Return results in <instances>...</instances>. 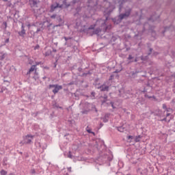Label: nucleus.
<instances>
[{"instance_id":"2f4dec72","label":"nucleus","mask_w":175,"mask_h":175,"mask_svg":"<svg viewBox=\"0 0 175 175\" xmlns=\"http://www.w3.org/2000/svg\"><path fill=\"white\" fill-rule=\"evenodd\" d=\"M92 96H95V92H92Z\"/></svg>"},{"instance_id":"7ed1b4c3","label":"nucleus","mask_w":175,"mask_h":175,"mask_svg":"<svg viewBox=\"0 0 175 175\" xmlns=\"http://www.w3.org/2000/svg\"><path fill=\"white\" fill-rule=\"evenodd\" d=\"M129 14H131V9H129L128 11H126L124 14L119 15V20L118 22H116V19H113L114 24H118V23H120L121 20H124V18L129 17Z\"/></svg>"},{"instance_id":"f03ea898","label":"nucleus","mask_w":175,"mask_h":175,"mask_svg":"<svg viewBox=\"0 0 175 175\" xmlns=\"http://www.w3.org/2000/svg\"><path fill=\"white\" fill-rule=\"evenodd\" d=\"M88 10L87 12H88V13H90V14H88V16H83V17H91V16H92V14H94V13H95V9L96 8V5H95V3H94V0H88Z\"/></svg>"},{"instance_id":"9d476101","label":"nucleus","mask_w":175,"mask_h":175,"mask_svg":"<svg viewBox=\"0 0 175 175\" xmlns=\"http://www.w3.org/2000/svg\"><path fill=\"white\" fill-rule=\"evenodd\" d=\"M6 58V53L1 52L0 53V60L2 61V59H5Z\"/></svg>"},{"instance_id":"de8ad7c7","label":"nucleus","mask_w":175,"mask_h":175,"mask_svg":"<svg viewBox=\"0 0 175 175\" xmlns=\"http://www.w3.org/2000/svg\"><path fill=\"white\" fill-rule=\"evenodd\" d=\"M79 70L80 71V70H81V69L79 68Z\"/></svg>"},{"instance_id":"dca6fc26","label":"nucleus","mask_w":175,"mask_h":175,"mask_svg":"<svg viewBox=\"0 0 175 175\" xmlns=\"http://www.w3.org/2000/svg\"><path fill=\"white\" fill-rule=\"evenodd\" d=\"M142 138V136L138 135L135 137V142H140V139Z\"/></svg>"},{"instance_id":"58836bf2","label":"nucleus","mask_w":175,"mask_h":175,"mask_svg":"<svg viewBox=\"0 0 175 175\" xmlns=\"http://www.w3.org/2000/svg\"><path fill=\"white\" fill-rule=\"evenodd\" d=\"M79 10H80V8H77V12H79Z\"/></svg>"},{"instance_id":"49530a36","label":"nucleus","mask_w":175,"mask_h":175,"mask_svg":"<svg viewBox=\"0 0 175 175\" xmlns=\"http://www.w3.org/2000/svg\"><path fill=\"white\" fill-rule=\"evenodd\" d=\"M120 10H121V5H120Z\"/></svg>"},{"instance_id":"0eeeda50","label":"nucleus","mask_w":175,"mask_h":175,"mask_svg":"<svg viewBox=\"0 0 175 175\" xmlns=\"http://www.w3.org/2000/svg\"><path fill=\"white\" fill-rule=\"evenodd\" d=\"M100 90L101 91H109V87L105 84H103L100 87Z\"/></svg>"},{"instance_id":"f257e3e1","label":"nucleus","mask_w":175,"mask_h":175,"mask_svg":"<svg viewBox=\"0 0 175 175\" xmlns=\"http://www.w3.org/2000/svg\"><path fill=\"white\" fill-rule=\"evenodd\" d=\"M106 4L109 6V8H107L104 11V16L105 17V20L99 19L96 21L95 25H91L88 28V29H94L96 26L100 27L101 29H96L94 31V33H95L96 35H99V32L102 31V28H105V27H106V21H107V20L109 19V16L110 15V13H111L113 12V10L115 8V7L110 5V3L109 2H106Z\"/></svg>"},{"instance_id":"5701e85b","label":"nucleus","mask_w":175,"mask_h":175,"mask_svg":"<svg viewBox=\"0 0 175 175\" xmlns=\"http://www.w3.org/2000/svg\"><path fill=\"white\" fill-rule=\"evenodd\" d=\"M39 44H37L35 47H34V50H38V49H39Z\"/></svg>"},{"instance_id":"2eb2a0df","label":"nucleus","mask_w":175,"mask_h":175,"mask_svg":"<svg viewBox=\"0 0 175 175\" xmlns=\"http://www.w3.org/2000/svg\"><path fill=\"white\" fill-rule=\"evenodd\" d=\"M0 173H1V175H7L8 174V172L5 171L4 170H2Z\"/></svg>"},{"instance_id":"39448f33","label":"nucleus","mask_w":175,"mask_h":175,"mask_svg":"<svg viewBox=\"0 0 175 175\" xmlns=\"http://www.w3.org/2000/svg\"><path fill=\"white\" fill-rule=\"evenodd\" d=\"M66 6V8H68V6H70V4H66V1H64L63 2V5H59V4L58 3H55V4H52L51 6V12H54V10H55V9L58 8H62V6Z\"/></svg>"},{"instance_id":"a18cd8bd","label":"nucleus","mask_w":175,"mask_h":175,"mask_svg":"<svg viewBox=\"0 0 175 175\" xmlns=\"http://www.w3.org/2000/svg\"><path fill=\"white\" fill-rule=\"evenodd\" d=\"M163 121H166V118H164V119H163Z\"/></svg>"},{"instance_id":"72a5a7b5","label":"nucleus","mask_w":175,"mask_h":175,"mask_svg":"<svg viewBox=\"0 0 175 175\" xmlns=\"http://www.w3.org/2000/svg\"><path fill=\"white\" fill-rule=\"evenodd\" d=\"M88 133H92L91 132V130H88Z\"/></svg>"},{"instance_id":"cd10ccee","label":"nucleus","mask_w":175,"mask_h":175,"mask_svg":"<svg viewBox=\"0 0 175 175\" xmlns=\"http://www.w3.org/2000/svg\"><path fill=\"white\" fill-rule=\"evenodd\" d=\"M113 159V156H111V157H108V161H111Z\"/></svg>"},{"instance_id":"bb28decb","label":"nucleus","mask_w":175,"mask_h":175,"mask_svg":"<svg viewBox=\"0 0 175 175\" xmlns=\"http://www.w3.org/2000/svg\"><path fill=\"white\" fill-rule=\"evenodd\" d=\"M111 107H113V109H114V103L113 102H111Z\"/></svg>"},{"instance_id":"79ce46f5","label":"nucleus","mask_w":175,"mask_h":175,"mask_svg":"<svg viewBox=\"0 0 175 175\" xmlns=\"http://www.w3.org/2000/svg\"><path fill=\"white\" fill-rule=\"evenodd\" d=\"M27 27L29 28V27H31V25H28Z\"/></svg>"},{"instance_id":"c756f323","label":"nucleus","mask_w":175,"mask_h":175,"mask_svg":"<svg viewBox=\"0 0 175 175\" xmlns=\"http://www.w3.org/2000/svg\"><path fill=\"white\" fill-rule=\"evenodd\" d=\"M5 43H9V38H7L5 41Z\"/></svg>"},{"instance_id":"b1692460","label":"nucleus","mask_w":175,"mask_h":175,"mask_svg":"<svg viewBox=\"0 0 175 175\" xmlns=\"http://www.w3.org/2000/svg\"><path fill=\"white\" fill-rule=\"evenodd\" d=\"M106 100H107V96L105 97V100L102 102V105H103V103H105V102H106Z\"/></svg>"},{"instance_id":"393cba45","label":"nucleus","mask_w":175,"mask_h":175,"mask_svg":"<svg viewBox=\"0 0 175 175\" xmlns=\"http://www.w3.org/2000/svg\"><path fill=\"white\" fill-rule=\"evenodd\" d=\"M72 5H76L77 3V1L76 0L73 1L72 2Z\"/></svg>"},{"instance_id":"a211bd4d","label":"nucleus","mask_w":175,"mask_h":175,"mask_svg":"<svg viewBox=\"0 0 175 175\" xmlns=\"http://www.w3.org/2000/svg\"><path fill=\"white\" fill-rule=\"evenodd\" d=\"M57 21H59V23H61L62 21V18H61V16H57Z\"/></svg>"},{"instance_id":"a19ab883","label":"nucleus","mask_w":175,"mask_h":175,"mask_svg":"<svg viewBox=\"0 0 175 175\" xmlns=\"http://www.w3.org/2000/svg\"><path fill=\"white\" fill-rule=\"evenodd\" d=\"M112 78H113V75H111V78L109 79V80H111Z\"/></svg>"},{"instance_id":"c85d7f7f","label":"nucleus","mask_w":175,"mask_h":175,"mask_svg":"<svg viewBox=\"0 0 175 175\" xmlns=\"http://www.w3.org/2000/svg\"><path fill=\"white\" fill-rule=\"evenodd\" d=\"M25 27H24V24H22L21 29H25Z\"/></svg>"},{"instance_id":"7c9ffc66","label":"nucleus","mask_w":175,"mask_h":175,"mask_svg":"<svg viewBox=\"0 0 175 175\" xmlns=\"http://www.w3.org/2000/svg\"><path fill=\"white\" fill-rule=\"evenodd\" d=\"M142 60L147 59V56H146L145 58H144V57L142 56Z\"/></svg>"},{"instance_id":"6ab92c4d","label":"nucleus","mask_w":175,"mask_h":175,"mask_svg":"<svg viewBox=\"0 0 175 175\" xmlns=\"http://www.w3.org/2000/svg\"><path fill=\"white\" fill-rule=\"evenodd\" d=\"M68 158H70L71 159H72V158H73V156L72 155V152H69Z\"/></svg>"},{"instance_id":"603ef678","label":"nucleus","mask_w":175,"mask_h":175,"mask_svg":"<svg viewBox=\"0 0 175 175\" xmlns=\"http://www.w3.org/2000/svg\"><path fill=\"white\" fill-rule=\"evenodd\" d=\"M127 175H131V174H127Z\"/></svg>"},{"instance_id":"4c0bfd02","label":"nucleus","mask_w":175,"mask_h":175,"mask_svg":"<svg viewBox=\"0 0 175 175\" xmlns=\"http://www.w3.org/2000/svg\"><path fill=\"white\" fill-rule=\"evenodd\" d=\"M170 116V113H167L166 117H169Z\"/></svg>"},{"instance_id":"aec40b11","label":"nucleus","mask_w":175,"mask_h":175,"mask_svg":"<svg viewBox=\"0 0 175 175\" xmlns=\"http://www.w3.org/2000/svg\"><path fill=\"white\" fill-rule=\"evenodd\" d=\"M128 59H129V61H131V59H133V57H132V55H129Z\"/></svg>"},{"instance_id":"c03bdc74","label":"nucleus","mask_w":175,"mask_h":175,"mask_svg":"<svg viewBox=\"0 0 175 175\" xmlns=\"http://www.w3.org/2000/svg\"><path fill=\"white\" fill-rule=\"evenodd\" d=\"M57 27H61V25H57Z\"/></svg>"},{"instance_id":"1a4fd4ad","label":"nucleus","mask_w":175,"mask_h":175,"mask_svg":"<svg viewBox=\"0 0 175 175\" xmlns=\"http://www.w3.org/2000/svg\"><path fill=\"white\" fill-rule=\"evenodd\" d=\"M29 3L31 7L36 6V5H38V1H36V0H29Z\"/></svg>"},{"instance_id":"423d86ee","label":"nucleus","mask_w":175,"mask_h":175,"mask_svg":"<svg viewBox=\"0 0 175 175\" xmlns=\"http://www.w3.org/2000/svg\"><path fill=\"white\" fill-rule=\"evenodd\" d=\"M49 88H54L52 90V92L53 94H57L59 91V90H62V85H49Z\"/></svg>"},{"instance_id":"09e8293b","label":"nucleus","mask_w":175,"mask_h":175,"mask_svg":"<svg viewBox=\"0 0 175 175\" xmlns=\"http://www.w3.org/2000/svg\"><path fill=\"white\" fill-rule=\"evenodd\" d=\"M100 125H101V126H103V124H101Z\"/></svg>"},{"instance_id":"412c9836","label":"nucleus","mask_w":175,"mask_h":175,"mask_svg":"<svg viewBox=\"0 0 175 175\" xmlns=\"http://www.w3.org/2000/svg\"><path fill=\"white\" fill-rule=\"evenodd\" d=\"M67 170H68V172H69V173H70L72 172V167H68Z\"/></svg>"},{"instance_id":"4468645a","label":"nucleus","mask_w":175,"mask_h":175,"mask_svg":"<svg viewBox=\"0 0 175 175\" xmlns=\"http://www.w3.org/2000/svg\"><path fill=\"white\" fill-rule=\"evenodd\" d=\"M163 109L167 111H169V110H170V108H167L166 104H163Z\"/></svg>"},{"instance_id":"e433bc0d","label":"nucleus","mask_w":175,"mask_h":175,"mask_svg":"<svg viewBox=\"0 0 175 175\" xmlns=\"http://www.w3.org/2000/svg\"><path fill=\"white\" fill-rule=\"evenodd\" d=\"M40 62H36V65H40Z\"/></svg>"},{"instance_id":"6e6552de","label":"nucleus","mask_w":175,"mask_h":175,"mask_svg":"<svg viewBox=\"0 0 175 175\" xmlns=\"http://www.w3.org/2000/svg\"><path fill=\"white\" fill-rule=\"evenodd\" d=\"M36 69V65H33L31 66L30 69L27 72V75H30L31 72H33Z\"/></svg>"},{"instance_id":"3c124183","label":"nucleus","mask_w":175,"mask_h":175,"mask_svg":"<svg viewBox=\"0 0 175 175\" xmlns=\"http://www.w3.org/2000/svg\"><path fill=\"white\" fill-rule=\"evenodd\" d=\"M137 62V59H135V62Z\"/></svg>"},{"instance_id":"f8f14e48","label":"nucleus","mask_w":175,"mask_h":175,"mask_svg":"<svg viewBox=\"0 0 175 175\" xmlns=\"http://www.w3.org/2000/svg\"><path fill=\"white\" fill-rule=\"evenodd\" d=\"M18 35L19 36L24 38V35H25V29H21V31L18 32Z\"/></svg>"},{"instance_id":"20e7f679","label":"nucleus","mask_w":175,"mask_h":175,"mask_svg":"<svg viewBox=\"0 0 175 175\" xmlns=\"http://www.w3.org/2000/svg\"><path fill=\"white\" fill-rule=\"evenodd\" d=\"M33 140V135H27L23 137V140L21 142L23 144H31Z\"/></svg>"},{"instance_id":"ddd939ff","label":"nucleus","mask_w":175,"mask_h":175,"mask_svg":"<svg viewBox=\"0 0 175 175\" xmlns=\"http://www.w3.org/2000/svg\"><path fill=\"white\" fill-rule=\"evenodd\" d=\"M103 122H107L109 121V114H105V117L103 118Z\"/></svg>"},{"instance_id":"9b49d317","label":"nucleus","mask_w":175,"mask_h":175,"mask_svg":"<svg viewBox=\"0 0 175 175\" xmlns=\"http://www.w3.org/2000/svg\"><path fill=\"white\" fill-rule=\"evenodd\" d=\"M118 131L119 132H125V131H126V129H125V127H124V126H122L118 127Z\"/></svg>"},{"instance_id":"473e14b6","label":"nucleus","mask_w":175,"mask_h":175,"mask_svg":"<svg viewBox=\"0 0 175 175\" xmlns=\"http://www.w3.org/2000/svg\"><path fill=\"white\" fill-rule=\"evenodd\" d=\"M129 139H133V136L129 135Z\"/></svg>"},{"instance_id":"c9c22d12","label":"nucleus","mask_w":175,"mask_h":175,"mask_svg":"<svg viewBox=\"0 0 175 175\" xmlns=\"http://www.w3.org/2000/svg\"><path fill=\"white\" fill-rule=\"evenodd\" d=\"M107 31V27L104 29V32H106Z\"/></svg>"},{"instance_id":"4be33fe9","label":"nucleus","mask_w":175,"mask_h":175,"mask_svg":"<svg viewBox=\"0 0 175 175\" xmlns=\"http://www.w3.org/2000/svg\"><path fill=\"white\" fill-rule=\"evenodd\" d=\"M57 14H53L51 16V18H56Z\"/></svg>"},{"instance_id":"a878e982","label":"nucleus","mask_w":175,"mask_h":175,"mask_svg":"<svg viewBox=\"0 0 175 175\" xmlns=\"http://www.w3.org/2000/svg\"><path fill=\"white\" fill-rule=\"evenodd\" d=\"M31 173L32 174H35V173H36L35 170H31Z\"/></svg>"},{"instance_id":"f704fd0d","label":"nucleus","mask_w":175,"mask_h":175,"mask_svg":"<svg viewBox=\"0 0 175 175\" xmlns=\"http://www.w3.org/2000/svg\"><path fill=\"white\" fill-rule=\"evenodd\" d=\"M64 39H65L66 41H68V38H66V37H64Z\"/></svg>"},{"instance_id":"8fccbe9b","label":"nucleus","mask_w":175,"mask_h":175,"mask_svg":"<svg viewBox=\"0 0 175 175\" xmlns=\"http://www.w3.org/2000/svg\"><path fill=\"white\" fill-rule=\"evenodd\" d=\"M150 51H152V49H150Z\"/></svg>"},{"instance_id":"ea45409f","label":"nucleus","mask_w":175,"mask_h":175,"mask_svg":"<svg viewBox=\"0 0 175 175\" xmlns=\"http://www.w3.org/2000/svg\"><path fill=\"white\" fill-rule=\"evenodd\" d=\"M83 114H85L87 112L86 111H82Z\"/></svg>"},{"instance_id":"37998d69","label":"nucleus","mask_w":175,"mask_h":175,"mask_svg":"<svg viewBox=\"0 0 175 175\" xmlns=\"http://www.w3.org/2000/svg\"><path fill=\"white\" fill-rule=\"evenodd\" d=\"M4 1V2H8V0H3Z\"/></svg>"},{"instance_id":"f3484780","label":"nucleus","mask_w":175,"mask_h":175,"mask_svg":"<svg viewBox=\"0 0 175 175\" xmlns=\"http://www.w3.org/2000/svg\"><path fill=\"white\" fill-rule=\"evenodd\" d=\"M3 25H4V29H6V28H8V23L6 22H3Z\"/></svg>"}]
</instances>
